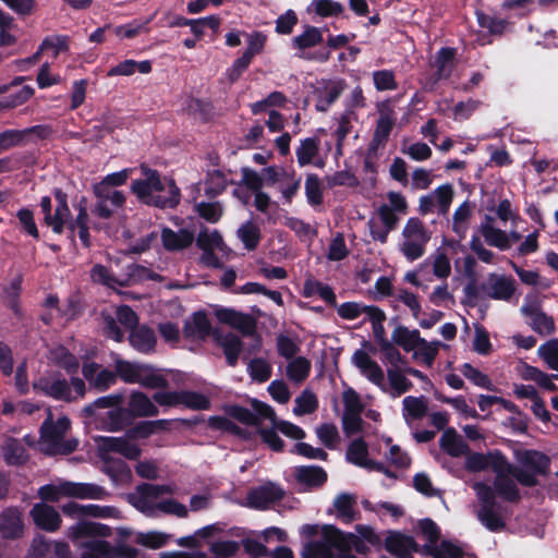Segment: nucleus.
I'll return each instance as SVG.
<instances>
[{"mask_svg": "<svg viewBox=\"0 0 558 558\" xmlns=\"http://www.w3.org/2000/svg\"><path fill=\"white\" fill-rule=\"evenodd\" d=\"M465 468L471 472L492 470L496 474L494 489L485 483L477 482L473 485L481 508L477 518L483 525L490 531H498L504 526L499 514L495 512V495L505 500L517 501L520 498L519 489L510 483L505 482V474L511 471V464L498 451L484 453H471L466 457Z\"/></svg>", "mask_w": 558, "mask_h": 558, "instance_id": "obj_1", "label": "nucleus"}, {"mask_svg": "<svg viewBox=\"0 0 558 558\" xmlns=\"http://www.w3.org/2000/svg\"><path fill=\"white\" fill-rule=\"evenodd\" d=\"M144 178L135 180L131 190L137 198L160 208H171L180 201V191L172 179L161 178L156 170L142 167Z\"/></svg>", "mask_w": 558, "mask_h": 558, "instance_id": "obj_2", "label": "nucleus"}, {"mask_svg": "<svg viewBox=\"0 0 558 558\" xmlns=\"http://www.w3.org/2000/svg\"><path fill=\"white\" fill-rule=\"evenodd\" d=\"M171 492L169 486L143 484L133 494L129 495V501L148 517L155 515L157 512L174 514L179 518L186 517L189 512L186 506L166 497Z\"/></svg>", "mask_w": 558, "mask_h": 558, "instance_id": "obj_3", "label": "nucleus"}, {"mask_svg": "<svg viewBox=\"0 0 558 558\" xmlns=\"http://www.w3.org/2000/svg\"><path fill=\"white\" fill-rule=\"evenodd\" d=\"M301 534L306 537L319 536V539L304 544L302 558H333V548L340 550L350 546V537L333 525L306 524L301 527Z\"/></svg>", "mask_w": 558, "mask_h": 558, "instance_id": "obj_4", "label": "nucleus"}, {"mask_svg": "<svg viewBox=\"0 0 558 558\" xmlns=\"http://www.w3.org/2000/svg\"><path fill=\"white\" fill-rule=\"evenodd\" d=\"M47 417L40 427L39 449L46 454H68L75 450L77 441L65 438L70 428V420L61 416L57 422L52 421L49 408L46 409Z\"/></svg>", "mask_w": 558, "mask_h": 558, "instance_id": "obj_5", "label": "nucleus"}, {"mask_svg": "<svg viewBox=\"0 0 558 558\" xmlns=\"http://www.w3.org/2000/svg\"><path fill=\"white\" fill-rule=\"evenodd\" d=\"M99 458L106 463L108 472H110V463L112 468L126 477L130 476V470L126 464L117 457L126 459H136L141 450L138 446L128 436L123 437H98L95 439Z\"/></svg>", "mask_w": 558, "mask_h": 558, "instance_id": "obj_6", "label": "nucleus"}, {"mask_svg": "<svg viewBox=\"0 0 558 558\" xmlns=\"http://www.w3.org/2000/svg\"><path fill=\"white\" fill-rule=\"evenodd\" d=\"M38 497L44 501L58 502L62 498L102 500L107 492L99 485L58 480L38 489Z\"/></svg>", "mask_w": 558, "mask_h": 558, "instance_id": "obj_7", "label": "nucleus"}, {"mask_svg": "<svg viewBox=\"0 0 558 558\" xmlns=\"http://www.w3.org/2000/svg\"><path fill=\"white\" fill-rule=\"evenodd\" d=\"M121 404L122 395H109L98 398L95 402L87 405L85 411L95 416L100 428L119 430L130 420L128 409H123Z\"/></svg>", "mask_w": 558, "mask_h": 558, "instance_id": "obj_8", "label": "nucleus"}, {"mask_svg": "<svg viewBox=\"0 0 558 558\" xmlns=\"http://www.w3.org/2000/svg\"><path fill=\"white\" fill-rule=\"evenodd\" d=\"M117 375L126 384H137L145 388H165L168 380L161 372L149 364L130 362L122 359L114 360Z\"/></svg>", "mask_w": 558, "mask_h": 558, "instance_id": "obj_9", "label": "nucleus"}, {"mask_svg": "<svg viewBox=\"0 0 558 558\" xmlns=\"http://www.w3.org/2000/svg\"><path fill=\"white\" fill-rule=\"evenodd\" d=\"M36 392L54 398L57 400L73 401L85 395V384L82 379L72 378L71 384L56 374H45L33 384Z\"/></svg>", "mask_w": 558, "mask_h": 558, "instance_id": "obj_10", "label": "nucleus"}, {"mask_svg": "<svg viewBox=\"0 0 558 558\" xmlns=\"http://www.w3.org/2000/svg\"><path fill=\"white\" fill-rule=\"evenodd\" d=\"M430 235L424 223L418 218L412 217L402 229L399 250L408 260H416L425 254Z\"/></svg>", "mask_w": 558, "mask_h": 558, "instance_id": "obj_11", "label": "nucleus"}, {"mask_svg": "<svg viewBox=\"0 0 558 558\" xmlns=\"http://www.w3.org/2000/svg\"><path fill=\"white\" fill-rule=\"evenodd\" d=\"M343 403L342 425L345 434L353 435L362 432V413L364 405L361 396L352 388L347 387L341 393Z\"/></svg>", "mask_w": 558, "mask_h": 558, "instance_id": "obj_12", "label": "nucleus"}, {"mask_svg": "<svg viewBox=\"0 0 558 558\" xmlns=\"http://www.w3.org/2000/svg\"><path fill=\"white\" fill-rule=\"evenodd\" d=\"M324 39L323 29L316 26L306 25L303 32L294 36L291 40V47L298 50V57L307 60H317L326 62L330 53L328 51H320L317 53H310L307 50L319 45Z\"/></svg>", "mask_w": 558, "mask_h": 558, "instance_id": "obj_13", "label": "nucleus"}, {"mask_svg": "<svg viewBox=\"0 0 558 558\" xmlns=\"http://www.w3.org/2000/svg\"><path fill=\"white\" fill-rule=\"evenodd\" d=\"M351 362L359 369L360 374L367 380L380 388L383 391L387 390L384 371L371 356L369 352L364 349L354 351Z\"/></svg>", "mask_w": 558, "mask_h": 558, "instance_id": "obj_14", "label": "nucleus"}, {"mask_svg": "<svg viewBox=\"0 0 558 558\" xmlns=\"http://www.w3.org/2000/svg\"><path fill=\"white\" fill-rule=\"evenodd\" d=\"M93 192L96 197L94 213L101 218L111 217L125 203V195L119 190L93 185Z\"/></svg>", "mask_w": 558, "mask_h": 558, "instance_id": "obj_15", "label": "nucleus"}, {"mask_svg": "<svg viewBox=\"0 0 558 558\" xmlns=\"http://www.w3.org/2000/svg\"><path fill=\"white\" fill-rule=\"evenodd\" d=\"M81 558H136L137 550L124 546H113L107 541H90L82 545Z\"/></svg>", "mask_w": 558, "mask_h": 558, "instance_id": "obj_16", "label": "nucleus"}, {"mask_svg": "<svg viewBox=\"0 0 558 558\" xmlns=\"http://www.w3.org/2000/svg\"><path fill=\"white\" fill-rule=\"evenodd\" d=\"M57 198V207L54 209V214H51V199L48 196H45L40 201V208L45 217L46 223L51 227L53 232L61 233L64 225L70 219V209L66 204L65 195L60 191L56 193Z\"/></svg>", "mask_w": 558, "mask_h": 558, "instance_id": "obj_17", "label": "nucleus"}, {"mask_svg": "<svg viewBox=\"0 0 558 558\" xmlns=\"http://www.w3.org/2000/svg\"><path fill=\"white\" fill-rule=\"evenodd\" d=\"M24 534L23 513L17 507H8L0 512V537L17 539Z\"/></svg>", "mask_w": 558, "mask_h": 558, "instance_id": "obj_18", "label": "nucleus"}, {"mask_svg": "<svg viewBox=\"0 0 558 558\" xmlns=\"http://www.w3.org/2000/svg\"><path fill=\"white\" fill-rule=\"evenodd\" d=\"M196 243L204 252L202 257L203 262L208 266H218V259L214 255V252L225 250L221 234L217 230L204 229L198 233Z\"/></svg>", "mask_w": 558, "mask_h": 558, "instance_id": "obj_19", "label": "nucleus"}, {"mask_svg": "<svg viewBox=\"0 0 558 558\" xmlns=\"http://www.w3.org/2000/svg\"><path fill=\"white\" fill-rule=\"evenodd\" d=\"M324 133L325 130L319 129L315 136L306 137L300 141V144L295 149L296 160L300 167H305L312 163L317 167L324 166V161L318 158L320 145V138L318 135Z\"/></svg>", "mask_w": 558, "mask_h": 558, "instance_id": "obj_20", "label": "nucleus"}, {"mask_svg": "<svg viewBox=\"0 0 558 558\" xmlns=\"http://www.w3.org/2000/svg\"><path fill=\"white\" fill-rule=\"evenodd\" d=\"M282 496L283 490L279 486L268 483L252 489L247 494L246 505L254 509H266Z\"/></svg>", "mask_w": 558, "mask_h": 558, "instance_id": "obj_21", "label": "nucleus"}, {"mask_svg": "<svg viewBox=\"0 0 558 558\" xmlns=\"http://www.w3.org/2000/svg\"><path fill=\"white\" fill-rule=\"evenodd\" d=\"M214 313L220 323L229 325L244 335H251L255 330V322L247 314L228 307H215Z\"/></svg>", "mask_w": 558, "mask_h": 558, "instance_id": "obj_22", "label": "nucleus"}, {"mask_svg": "<svg viewBox=\"0 0 558 558\" xmlns=\"http://www.w3.org/2000/svg\"><path fill=\"white\" fill-rule=\"evenodd\" d=\"M29 514L36 526L47 532L57 531L62 522L59 512L46 502L35 504Z\"/></svg>", "mask_w": 558, "mask_h": 558, "instance_id": "obj_23", "label": "nucleus"}, {"mask_svg": "<svg viewBox=\"0 0 558 558\" xmlns=\"http://www.w3.org/2000/svg\"><path fill=\"white\" fill-rule=\"evenodd\" d=\"M486 294L495 300L509 301L515 291L514 280L492 274L484 286Z\"/></svg>", "mask_w": 558, "mask_h": 558, "instance_id": "obj_24", "label": "nucleus"}, {"mask_svg": "<svg viewBox=\"0 0 558 558\" xmlns=\"http://www.w3.org/2000/svg\"><path fill=\"white\" fill-rule=\"evenodd\" d=\"M345 82L343 80H329L322 82L316 90L315 107L318 111H326L344 90Z\"/></svg>", "mask_w": 558, "mask_h": 558, "instance_id": "obj_25", "label": "nucleus"}, {"mask_svg": "<svg viewBox=\"0 0 558 558\" xmlns=\"http://www.w3.org/2000/svg\"><path fill=\"white\" fill-rule=\"evenodd\" d=\"M347 459L349 462L366 470L386 472L381 463H377L368 458L367 446L362 439H355L350 444L347 450Z\"/></svg>", "mask_w": 558, "mask_h": 558, "instance_id": "obj_26", "label": "nucleus"}, {"mask_svg": "<svg viewBox=\"0 0 558 558\" xmlns=\"http://www.w3.org/2000/svg\"><path fill=\"white\" fill-rule=\"evenodd\" d=\"M112 534L110 526L93 521H80L68 530V536L73 542L83 537H108Z\"/></svg>", "mask_w": 558, "mask_h": 558, "instance_id": "obj_27", "label": "nucleus"}, {"mask_svg": "<svg viewBox=\"0 0 558 558\" xmlns=\"http://www.w3.org/2000/svg\"><path fill=\"white\" fill-rule=\"evenodd\" d=\"M128 412L131 417L156 416L159 409L156 403L144 392L133 391L130 396Z\"/></svg>", "mask_w": 558, "mask_h": 558, "instance_id": "obj_28", "label": "nucleus"}, {"mask_svg": "<svg viewBox=\"0 0 558 558\" xmlns=\"http://www.w3.org/2000/svg\"><path fill=\"white\" fill-rule=\"evenodd\" d=\"M379 118L374 132V142L381 144L386 142L396 122L395 111L389 102L378 105Z\"/></svg>", "mask_w": 558, "mask_h": 558, "instance_id": "obj_29", "label": "nucleus"}, {"mask_svg": "<svg viewBox=\"0 0 558 558\" xmlns=\"http://www.w3.org/2000/svg\"><path fill=\"white\" fill-rule=\"evenodd\" d=\"M481 234L490 246L506 251L511 247L510 236L501 229L494 226V219L486 217L485 221L480 227Z\"/></svg>", "mask_w": 558, "mask_h": 558, "instance_id": "obj_30", "label": "nucleus"}, {"mask_svg": "<svg viewBox=\"0 0 558 558\" xmlns=\"http://www.w3.org/2000/svg\"><path fill=\"white\" fill-rule=\"evenodd\" d=\"M257 411L267 417L272 427L280 430L287 437L292 439H302L304 437V430L287 421H277L276 415L271 407L265 403H258L256 405Z\"/></svg>", "mask_w": 558, "mask_h": 558, "instance_id": "obj_31", "label": "nucleus"}, {"mask_svg": "<svg viewBox=\"0 0 558 558\" xmlns=\"http://www.w3.org/2000/svg\"><path fill=\"white\" fill-rule=\"evenodd\" d=\"M68 49H69V38L66 36H63V35L48 36L43 40V43L40 44L36 53L33 57L21 61V64L26 65V64L35 63L39 59L40 54L44 51H50L53 57H57L59 53L64 52Z\"/></svg>", "mask_w": 558, "mask_h": 558, "instance_id": "obj_32", "label": "nucleus"}, {"mask_svg": "<svg viewBox=\"0 0 558 558\" xmlns=\"http://www.w3.org/2000/svg\"><path fill=\"white\" fill-rule=\"evenodd\" d=\"M214 338L222 348L228 364L234 366L242 349L240 339L234 333H223L220 330L214 331Z\"/></svg>", "mask_w": 558, "mask_h": 558, "instance_id": "obj_33", "label": "nucleus"}, {"mask_svg": "<svg viewBox=\"0 0 558 558\" xmlns=\"http://www.w3.org/2000/svg\"><path fill=\"white\" fill-rule=\"evenodd\" d=\"M407 375L404 367H388L387 378L389 386H387L385 392L396 398L409 391L412 387V383Z\"/></svg>", "mask_w": 558, "mask_h": 558, "instance_id": "obj_34", "label": "nucleus"}, {"mask_svg": "<svg viewBox=\"0 0 558 558\" xmlns=\"http://www.w3.org/2000/svg\"><path fill=\"white\" fill-rule=\"evenodd\" d=\"M416 547L414 539L402 533L392 532L386 538V549L399 558H407Z\"/></svg>", "mask_w": 558, "mask_h": 558, "instance_id": "obj_35", "label": "nucleus"}, {"mask_svg": "<svg viewBox=\"0 0 558 558\" xmlns=\"http://www.w3.org/2000/svg\"><path fill=\"white\" fill-rule=\"evenodd\" d=\"M163 246L168 251H180L189 247L194 241V233L186 229L173 231L171 229H163L161 233Z\"/></svg>", "mask_w": 558, "mask_h": 558, "instance_id": "obj_36", "label": "nucleus"}, {"mask_svg": "<svg viewBox=\"0 0 558 558\" xmlns=\"http://www.w3.org/2000/svg\"><path fill=\"white\" fill-rule=\"evenodd\" d=\"M210 323L206 314L194 313L184 325V336L190 339L202 340L210 333Z\"/></svg>", "mask_w": 558, "mask_h": 558, "instance_id": "obj_37", "label": "nucleus"}, {"mask_svg": "<svg viewBox=\"0 0 558 558\" xmlns=\"http://www.w3.org/2000/svg\"><path fill=\"white\" fill-rule=\"evenodd\" d=\"M300 187L301 177L294 171H288L275 186L276 191L280 194V199L283 205L291 204L292 199L299 193Z\"/></svg>", "mask_w": 558, "mask_h": 558, "instance_id": "obj_38", "label": "nucleus"}, {"mask_svg": "<svg viewBox=\"0 0 558 558\" xmlns=\"http://www.w3.org/2000/svg\"><path fill=\"white\" fill-rule=\"evenodd\" d=\"M439 446L451 457H461L469 450L468 445L453 428L445 429L439 439Z\"/></svg>", "mask_w": 558, "mask_h": 558, "instance_id": "obj_39", "label": "nucleus"}, {"mask_svg": "<svg viewBox=\"0 0 558 558\" xmlns=\"http://www.w3.org/2000/svg\"><path fill=\"white\" fill-rule=\"evenodd\" d=\"M312 369V363L305 356H296L288 361L286 375L294 384H302L307 379Z\"/></svg>", "mask_w": 558, "mask_h": 558, "instance_id": "obj_40", "label": "nucleus"}, {"mask_svg": "<svg viewBox=\"0 0 558 558\" xmlns=\"http://www.w3.org/2000/svg\"><path fill=\"white\" fill-rule=\"evenodd\" d=\"M391 340L405 352H412L420 343L421 336L420 331L416 329L411 330L405 326L398 325L392 330Z\"/></svg>", "mask_w": 558, "mask_h": 558, "instance_id": "obj_41", "label": "nucleus"}, {"mask_svg": "<svg viewBox=\"0 0 558 558\" xmlns=\"http://www.w3.org/2000/svg\"><path fill=\"white\" fill-rule=\"evenodd\" d=\"M130 343L141 353H150L155 350L156 337L151 329L142 326L131 332Z\"/></svg>", "mask_w": 558, "mask_h": 558, "instance_id": "obj_42", "label": "nucleus"}, {"mask_svg": "<svg viewBox=\"0 0 558 558\" xmlns=\"http://www.w3.org/2000/svg\"><path fill=\"white\" fill-rule=\"evenodd\" d=\"M151 71V63L148 60L137 62L132 59L124 60L117 65L112 66L107 75L108 76H130L135 72L147 74Z\"/></svg>", "mask_w": 558, "mask_h": 558, "instance_id": "obj_43", "label": "nucleus"}, {"mask_svg": "<svg viewBox=\"0 0 558 558\" xmlns=\"http://www.w3.org/2000/svg\"><path fill=\"white\" fill-rule=\"evenodd\" d=\"M427 411V402L424 397H405L402 401V415L408 424L422 418Z\"/></svg>", "mask_w": 558, "mask_h": 558, "instance_id": "obj_44", "label": "nucleus"}, {"mask_svg": "<svg viewBox=\"0 0 558 558\" xmlns=\"http://www.w3.org/2000/svg\"><path fill=\"white\" fill-rule=\"evenodd\" d=\"M356 120V114L351 110H345L340 114L339 118L336 119L337 126L335 129V136L337 140L336 144V155H342V146L347 136L350 134L352 130V123Z\"/></svg>", "mask_w": 558, "mask_h": 558, "instance_id": "obj_45", "label": "nucleus"}, {"mask_svg": "<svg viewBox=\"0 0 558 558\" xmlns=\"http://www.w3.org/2000/svg\"><path fill=\"white\" fill-rule=\"evenodd\" d=\"M303 295L305 298L318 295L325 302L336 305V294L333 290L329 286L317 280L308 279L304 282Z\"/></svg>", "mask_w": 558, "mask_h": 558, "instance_id": "obj_46", "label": "nucleus"}, {"mask_svg": "<svg viewBox=\"0 0 558 558\" xmlns=\"http://www.w3.org/2000/svg\"><path fill=\"white\" fill-rule=\"evenodd\" d=\"M259 402L255 401L253 403L255 413L251 412L247 409L241 408V407H234L230 409V415L238 420L240 423L245 424L246 426L251 427L252 429H256L264 420H267L265 415H262L257 409L256 405Z\"/></svg>", "mask_w": 558, "mask_h": 558, "instance_id": "obj_47", "label": "nucleus"}, {"mask_svg": "<svg viewBox=\"0 0 558 558\" xmlns=\"http://www.w3.org/2000/svg\"><path fill=\"white\" fill-rule=\"evenodd\" d=\"M355 498L350 494H340L333 501L337 518L349 523L355 519Z\"/></svg>", "mask_w": 558, "mask_h": 558, "instance_id": "obj_48", "label": "nucleus"}, {"mask_svg": "<svg viewBox=\"0 0 558 558\" xmlns=\"http://www.w3.org/2000/svg\"><path fill=\"white\" fill-rule=\"evenodd\" d=\"M307 12L320 17L337 16L343 12V5L333 0H313L307 7Z\"/></svg>", "mask_w": 558, "mask_h": 558, "instance_id": "obj_49", "label": "nucleus"}, {"mask_svg": "<svg viewBox=\"0 0 558 558\" xmlns=\"http://www.w3.org/2000/svg\"><path fill=\"white\" fill-rule=\"evenodd\" d=\"M295 476L308 486L322 485L327 478L326 472L319 466H300L295 470Z\"/></svg>", "mask_w": 558, "mask_h": 558, "instance_id": "obj_50", "label": "nucleus"}, {"mask_svg": "<svg viewBox=\"0 0 558 558\" xmlns=\"http://www.w3.org/2000/svg\"><path fill=\"white\" fill-rule=\"evenodd\" d=\"M519 461L536 473L545 472L549 464V459L544 453L535 450H526L522 452L519 456Z\"/></svg>", "mask_w": 558, "mask_h": 558, "instance_id": "obj_51", "label": "nucleus"}, {"mask_svg": "<svg viewBox=\"0 0 558 558\" xmlns=\"http://www.w3.org/2000/svg\"><path fill=\"white\" fill-rule=\"evenodd\" d=\"M294 403L293 413L298 416L311 414L318 408L317 397L310 389L303 390L302 393L295 398Z\"/></svg>", "mask_w": 558, "mask_h": 558, "instance_id": "obj_52", "label": "nucleus"}, {"mask_svg": "<svg viewBox=\"0 0 558 558\" xmlns=\"http://www.w3.org/2000/svg\"><path fill=\"white\" fill-rule=\"evenodd\" d=\"M441 343L439 341H426L421 338L417 347L412 351L413 357L430 366L438 353Z\"/></svg>", "mask_w": 558, "mask_h": 558, "instance_id": "obj_53", "label": "nucleus"}, {"mask_svg": "<svg viewBox=\"0 0 558 558\" xmlns=\"http://www.w3.org/2000/svg\"><path fill=\"white\" fill-rule=\"evenodd\" d=\"M238 236L247 250H254L260 240V230L257 225L246 221L238 229Z\"/></svg>", "mask_w": 558, "mask_h": 558, "instance_id": "obj_54", "label": "nucleus"}, {"mask_svg": "<svg viewBox=\"0 0 558 558\" xmlns=\"http://www.w3.org/2000/svg\"><path fill=\"white\" fill-rule=\"evenodd\" d=\"M385 446L388 448V452L385 454L386 459L396 468H408L411 463V459L407 452H404L398 445H393L389 437L381 439Z\"/></svg>", "mask_w": 558, "mask_h": 558, "instance_id": "obj_55", "label": "nucleus"}, {"mask_svg": "<svg viewBox=\"0 0 558 558\" xmlns=\"http://www.w3.org/2000/svg\"><path fill=\"white\" fill-rule=\"evenodd\" d=\"M472 215V207L469 202L461 204L454 211L452 217V229L460 236L463 238L468 230V222Z\"/></svg>", "mask_w": 558, "mask_h": 558, "instance_id": "obj_56", "label": "nucleus"}, {"mask_svg": "<svg viewBox=\"0 0 558 558\" xmlns=\"http://www.w3.org/2000/svg\"><path fill=\"white\" fill-rule=\"evenodd\" d=\"M49 359L68 372H75L78 368L77 359L62 345L53 348Z\"/></svg>", "mask_w": 558, "mask_h": 558, "instance_id": "obj_57", "label": "nucleus"}, {"mask_svg": "<svg viewBox=\"0 0 558 558\" xmlns=\"http://www.w3.org/2000/svg\"><path fill=\"white\" fill-rule=\"evenodd\" d=\"M375 308L372 305H364L359 302H345L337 307L338 315L348 320H353L362 315L368 316V310Z\"/></svg>", "mask_w": 558, "mask_h": 558, "instance_id": "obj_58", "label": "nucleus"}, {"mask_svg": "<svg viewBox=\"0 0 558 558\" xmlns=\"http://www.w3.org/2000/svg\"><path fill=\"white\" fill-rule=\"evenodd\" d=\"M3 458L8 464L19 465L26 461L27 456L19 441L9 439L3 446Z\"/></svg>", "mask_w": 558, "mask_h": 558, "instance_id": "obj_59", "label": "nucleus"}, {"mask_svg": "<svg viewBox=\"0 0 558 558\" xmlns=\"http://www.w3.org/2000/svg\"><path fill=\"white\" fill-rule=\"evenodd\" d=\"M433 274L440 279L449 277L451 274L450 258L446 251L437 248L430 257Z\"/></svg>", "mask_w": 558, "mask_h": 558, "instance_id": "obj_60", "label": "nucleus"}, {"mask_svg": "<svg viewBox=\"0 0 558 558\" xmlns=\"http://www.w3.org/2000/svg\"><path fill=\"white\" fill-rule=\"evenodd\" d=\"M170 536L166 533L158 531H150L147 533H137L135 542L138 545L145 546L150 549H158L168 543Z\"/></svg>", "mask_w": 558, "mask_h": 558, "instance_id": "obj_61", "label": "nucleus"}, {"mask_svg": "<svg viewBox=\"0 0 558 558\" xmlns=\"http://www.w3.org/2000/svg\"><path fill=\"white\" fill-rule=\"evenodd\" d=\"M537 473L533 470L519 469L511 464V471L507 472L504 476L505 482L509 481L514 486H517L515 481L524 486H534L536 485V475ZM518 489V487H515Z\"/></svg>", "mask_w": 558, "mask_h": 558, "instance_id": "obj_62", "label": "nucleus"}, {"mask_svg": "<svg viewBox=\"0 0 558 558\" xmlns=\"http://www.w3.org/2000/svg\"><path fill=\"white\" fill-rule=\"evenodd\" d=\"M305 195L310 205L319 206L323 202V187L316 174H308L305 179Z\"/></svg>", "mask_w": 558, "mask_h": 558, "instance_id": "obj_63", "label": "nucleus"}, {"mask_svg": "<svg viewBox=\"0 0 558 558\" xmlns=\"http://www.w3.org/2000/svg\"><path fill=\"white\" fill-rule=\"evenodd\" d=\"M276 347L279 355L288 361L296 357L295 355L300 351V345L296 339L284 333L278 335L276 339Z\"/></svg>", "mask_w": 558, "mask_h": 558, "instance_id": "obj_64", "label": "nucleus"}]
</instances>
